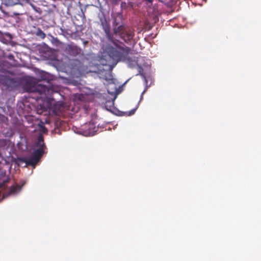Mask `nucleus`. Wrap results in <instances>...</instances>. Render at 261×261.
I'll use <instances>...</instances> for the list:
<instances>
[{
  "label": "nucleus",
  "instance_id": "nucleus-14",
  "mask_svg": "<svg viewBox=\"0 0 261 261\" xmlns=\"http://www.w3.org/2000/svg\"><path fill=\"white\" fill-rule=\"evenodd\" d=\"M61 32L63 34L71 35L72 32L69 30L65 29V28H61Z\"/></svg>",
  "mask_w": 261,
  "mask_h": 261
},
{
  "label": "nucleus",
  "instance_id": "nucleus-13",
  "mask_svg": "<svg viewBox=\"0 0 261 261\" xmlns=\"http://www.w3.org/2000/svg\"><path fill=\"white\" fill-rule=\"evenodd\" d=\"M8 121V118L4 115L0 114V123H6Z\"/></svg>",
  "mask_w": 261,
  "mask_h": 261
},
{
  "label": "nucleus",
  "instance_id": "nucleus-3",
  "mask_svg": "<svg viewBox=\"0 0 261 261\" xmlns=\"http://www.w3.org/2000/svg\"><path fill=\"white\" fill-rule=\"evenodd\" d=\"M128 52L123 47H120L118 49L112 48L109 53V57L114 61L112 67H114L119 61H129L128 57Z\"/></svg>",
  "mask_w": 261,
  "mask_h": 261
},
{
  "label": "nucleus",
  "instance_id": "nucleus-16",
  "mask_svg": "<svg viewBox=\"0 0 261 261\" xmlns=\"http://www.w3.org/2000/svg\"><path fill=\"white\" fill-rule=\"evenodd\" d=\"M126 7V3L125 2H122L121 4V8L123 9V8H125Z\"/></svg>",
  "mask_w": 261,
  "mask_h": 261
},
{
  "label": "nucleus",
  "instance_id": "nucleus-18",
  "mask_svg": "<svg viewBox=\"0 0 261 261\" xmlns=\"http://www.w3.org/2000/svg\"><path fill=\"white\" fill-rule=\"evenodd\" d=\"M136 110V109H134L133 111V112Z\"/></svg>",
  "mask_w": 261,
  "mask_h": 261
},
{
  "label": "nucleus",
  "instance_id": "nucleus-1",
  "mask_svg": "<svg viewBox=\"0 0 261 261\" xmlns=\"http://www.w3.org/2000/svg\"><path fill=\"white\" fill-rule=\"evenodd\" d=\"M25 88L27 92L35 95L34 98L38 102L36 107L37 113L47 115L49 113L48 103L54 99L53 88L38 83L33 84L27 83Z\"/></svg>",
  "mask_w": 261,
  "mask_h": 261
},
{
  "label": "nucleus",
  "instance_id": "nucleus-12",
  "mask_svg": "<svg viewBox=\"0 0 261 261\" xmlns=\"http://www.w3.org/2000/svg\"><path fill=\"white\" fill-rule=\"evenodd\" d=\"M36 35L42 39H44L46 36L45 34L41 29H38L37 30Z\"/></svg>",
  "mask_w": 261,
  "mask_h": 261
},
{
  "label": "nucleus",
  "instance_id": "nucleus-11",
  "mask_svg": "<svg viewBox=\"0 0 261 261\" xmlns=\"http://www.w3.org/2000/svg\"><path fill=\"white\" fill-rule=\"evenodd\" d=\"M138 71H139V73L137 74H140V75H141V76L142 77V78L145 81H146V75H145V74L143 72V68L141 66H139V68H138Z\"/></svg>",
  "mask_w": 261,
  "mask_h": 261
},
{
  "label": "nucleus",
  "instance_id": "nucleus-4",
  "mask_svg": "<svg viewBox=\"0 0 261 261\" xmlns=\"http://www.w3.org/2000/svg\"><path fill=\"white\" fill-rule=\"evenodd\" d=\"M135 35L134 30L130 27H127V29L120 33V37L125 42H128L132 40Z\"/></svg>",
  "mask_w": 261,
  "mask_h": 261
},
{
  "label": "nucleus",
  "instance_id": "nucleus-5",
  "mask_svg": "<svg viewBox=\"0 0 261 261\" xmlns=\"http://www.w3.org/2000/svg\"><path fill=\"white\" fill-rule=\"evenodd\" d=\"M101 25L106 33V35L108 39L111 42H113V38L112 35L111 33L110 25L105 18L101 20Z\"/></svg>",
  "mask_w": 261,
  "mask_h": 261
},
{
  "label": "nucleus",
  "instance_id": "nucleus-17",
  "mask_svg": "<svg viewBox=\"0 0 261 261\" xmlns=\"http://www.w3.org/2000/svg\"><path fill=\"white\" fill-rule=\"evenodd\" d=\"M117 16L119 19H120V20L121 19L122 15L121 14H117Z\"/></svg>",
  "mask_w": 261,
  "mask_h": 261
},
{
  "label": "nucleus",
  "instance_id": "nucleus-6",
  "mask_svg": "<svg viewBox=\"0 0 261 261\" xmlns=\"http://www.w3.org/2000/svg\"><path fill=\"white\" fill-rule=\"evenodd\" d=\"M63 110L64 107L62 104L57 103L55 105L53 112L56 115L59 116L61 114Z\"/></svg>",
  "mask_w": 261,
  "mask_h": 261
},
{
  "label": "nucleus",
  "instance_id": "nucleus-9",
  "mask_svg": "<svg viewBox=\"0 0 261 261\" xmlns=\"http://www.w3.org/2000/svg\"><path fill=\"white\" fill-rule=\"evenodd\" d=\"M125 29H127V27H126L124 25H120L117 28L116 27L113 28L114 33L116 35L119 34L120 35V33L124 31Z\"/></svg>",
  "mask_w": 261,
  "mask_h": 261
},
{
  "label": "nucleus",
  "instance_id": "nucleus-8",
  "mask_svg": "<svg viewBox=\"0 0 261 261\" xmlns=\"http://www.w3.org/2000/svg\"><path fill=\"white\" fill-rule=\"evenodd\" d=\"M21 187L18 185H13L11 187L7 195L8 196L12 194H15L21 190Z\"/></svg>",
  "mask_w": 261,
  "mask_h": 261
},
{
  "label": "nucleus",
  "instance_id": "nucleus-7",
  "mask_svg": "<svg viewBox=\"0 0 261 261\" xmlns=\"http://www.w3.org/2000/svg\"><path fill=\"white\" fill-rule=\"evenodd\" d=\"M68 51L71 55L75 56L80 53L81 49L77 46L71 45L68 46Z\"/></svg>",
  "mask_w": 261,
  "mask_h": 261
},
{
  "label": "nucleus",
  "instance_id": "nucleus-2",
  "mask_svg": "<svg viewBox=\"0 0 261 261\" xmlns=\"http://www.w3.org/2000/svg\"><path fill=\"white\" fill-rule=\"evenodd\" d=\"M36 149L33 151L31 157L29 159L25 158H18L17 160L19 163H25L27 165L35 167L40 161L41 156L45 153L46 146L44 142V138L40 135L38 137L37 141L35 144Z\"/></svg>",
  "mask_w": 261,
  "mask_h": 261
},
{
  "label": "nucleus",
  "instance_id": "nucleus-15",
  "mask_svg": "<svg viewBox=\"0 0 261 261\" xmlns=\"http://www.w3.org/2000/svg\"><path fill=\"white\" fill-rule=\"evenodd\" d=\"M119 23V21H118L117 18H115L114 19L113 22V26L114 28L116 27L117 25H118Z\"/></svg>",
  "mask_w": 261,
  "mask_h": 261
},
{
  "label": "nucleus",
  "instance_id": "nucleus-10",
  "mask_svg": "<svg viewBox=\"0 0 261 261\" xmlns=\"http://www.w3.org/2000/svg\"><path fill=\"white\" fill-rule=\"evenodd\" d=\"M114 102V101H107L106 102L105 107H106L107 109L109 111H111L112 108H113Z\"/></svg>",
  "mask_w": 261,
  "mask_h": 261
}]
</instances>
